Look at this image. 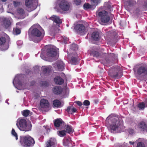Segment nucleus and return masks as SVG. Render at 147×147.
Returning a JSON list of instances; mask_svg holds the SVG:
<instances>
[{
	"label": "nucleus",
	"instance_id": "f257e3e1",
	"mask_svg": "<svg viewBox=\"0 0 147 147\" xmlns=\"http://www.w3.org/2000/svg\"><path fill=\"white\" fill-rule=\"evenodd\" d=\"M133 70L136 73L137 79L141 81L146 80L147 76V65H137L135 66Z\"/></svg>",
	"mask_w": 147,
	"mask_h": 147
},
{
	"label": "nucleus",
	"instance_id": "f03ea898",
	"mask_svg": "<svg viewBox=\"0 0 147 147\" xmlns=\"http://www.w3.org/2000/svg\"><path fill=\"white\" fill-rule=\"evenodd\" d=\"M40 27L39 24H34L30 28L31 30V34L32 36L36 38H34L33 40L36 43H38L42 39L44 35H42L41 32L39 30Z\"/></svg>",
	"mask_w": 147,
	"mask_h": 147
},
{
	"label": "nucleus",
	"instance_id": "7ed1b4c3",
	"mask_svg": "<svg viewBox=\"0 0 147 147\" xmlns=\"http://www.w3.org/2000/svg\"><path fill=\"white\" fill-rule=\"evenodd\" d=\"M19 143L24 147H32L35 144L34 139L29 135L20 136Z\"/></svg>",
	"mask_w": 147,
	"mask_h": 147
},
{
	"label": "nucleus",
	"instance_id": "20e7f679",
	"mask_svg": "<svg viewBox=\"0 0 147 147\" xmlns=\"http://www.w3.org/2000/svg\"><path fill=\"white\" fill-rule=\"evenodd\" d=\"M55 3L56 6L54 9H57V11L58 12H60V10L58 8L63 11H67L69 10L70 7V3L66 0H57Z\"/></svg>",
	"mask_w": 147,
	"mask_h": 147
},
{
	"label": "nucleus",
	"instance_id": "39448f33",
	"mask_svg": "<svg viewBox=\"0 0 147 147\" xmlns=\"http://www.w3.org/2000/svg\"><path fill=\"white\" fill-rule=\"evenodd\" d=\"M112 124L109 126V129L112 133H116L120 131L122 125L119 118L114 117L111 119Z\"/></svg>",
	"mask_w": 147,
	"mask_h": 147
},
{
	"label": "nucleus",
	"instance_id": "423d86ee",
	"mask_svg": "<svg viewBox=\"0 0 147 147\" xmlns=\"http://www.w3.org/2000/svg\"><path fill=\"white\" fill-rule=\"evenodd\" d=\"M16 125L19 129L22 131H28L31 129V124H28L26 120L24 119H21L18 120Z\"/></svg>",
	"mask_w": 147,
	"mask_h": 147
},
{
	"label": "nucleus",
	"instance_id": "0eeeda50",
	"mask_svg": "<svg viewBox=\"0 0 147 147\" xmlns=\"http://www.w3.org/2000/svg\"><path fill=\"white\" fill-rule=\"evenodd\" d=\"M108 74L110 76L115 79L120 78L123 75L122 71L117 66L111 68L108 72Z\"/></svg>",
	"mask_w": 147,
	"mask_h": 147
},
{
	"label": "nucleus",
	"instance_id": "6e6552de",
	"mask_svg": "<svg viewBox=\"0 0 147 147\" xmlns=\"http://www.w3.org/2000/svg\"><path fill=\"white\" fill-rule=\"evenodd\" d=\"M108 14V13L105 10L98 12V15L100 17V20L102 23H107L109 21L110 17Z\"/></svg>",
	"mask_w": 147,
	"mask_h": 147
},
{
	"label": "nucleus",
	"instance_id": "1a4fd4ad",
	"mask_svg": "<svg viewBox=\"0 0 147 147\" xmlns=\"http://www.w3.org/2000/svg\"><path fill=\"white\" fill-rule=\"evenodd\" d=\"M57 49L55 47L50 45L47 47L46 54L48 57H54L57 55Z\"/></svg>",
	"mask_w": 147,
	"mask_h": 147
},
{
	"label": "nucleus",
	"instance_id": "9d476101",
	"mask_svg": "<svg viewBox=\"0 0 147 147\" xmlns=\"http://www.w3.org/2000/svg\"><path fill=\"white\" fill-rule=\"evenodd\" d=\"M74 29L77 32L80 34H82L85 31V26L82 24H78L74 27Z\"/></svg>",
	"mask_w": 147,
	"mask_h": 147
},
{
	"label": "nucleus",
	"instance_id": "9b49d317",
	"mask_svg": "<svg viewBox=\"0 0 147 147\" xmlns=\"http://www.w3.org/2000/svg\"><path fill=\"white\" fill-rule=\"evenodd\" d=\"M54 125L56 128L63 127L65 125V123L62 119L60 118H57L54 121Z\"/></svg>",
	"mask_w": 147,
	"mask_h": 147
},
{
	"label": "nucleus",
	"instance_id": "f8f14e48",
	"mask_svg": "<svg viewBox=\"0 0 147 147\" xmlns=\"http://www.w3.org/2000/svg\"><path fill=\"white\" fill-rule=\"evenodd\" d=\"M17 12L18 19H23L26 17L24 11L22 8H18L17 10Z\"/></svg>",
	"mask_w": 147,
	"mask_h": 147
},
{
	"label": "nucleus",
	"instance_id": "ddd939ff",
	"mask_svg": "<svg viewBox=\"0 0 147 147\" xmlns=\"http://www.w3.org/2000/svg\"><path fill=\"white\" fill-rule=\"evenodd\" d=\"M125 6L126 8H129L134 5L136 2L134 0H124Z\"/></svg>",
	"mask_w": 147,
	"mask_h": 147
},
{
	"label": "nucleus",
	"instance_id": "4468645a",
	"mask_svg": "<svg viewBox=\"0 0 147 147\" xmlns=\"http://www.w3.org/2000/svg\"><path fill=\"white\" fill-rule=\"evenodd\" d=\"M138 126L140 130L147 131V125L145 122L143 121L140 122L138 124Z\"/></svg>",
	"mask_w": 147,
	"mask_h": 147
},
{
	"label": "nucleus",
	"instance_id": "2eb2a0df",
	"mask_svg": "<svg viewBox=\"0 0 147 147\" xmlns=\"http://www.w3.org/2000/svg\"><path fill=\"white\" fill-rule=\"evenodd\" d=\"M57 66L55 68L57 70L59 71H62L64 69V64L63 61H57L56 64Z\"/></svg>",
	"mask_w": 147,
	"mask_h": 147
},
{
	"label": "nucleus",
	"instance_id": "dca6fc26",
	"mask_svg": "<svg viewBox=\"0 0 147 147\" xmlns=\"http://www.w3.org/2000/svg\"><path fill=\"white\" fill-rule=\"evenodd\" d=\"M108 57L109 59H107V58H105V60L106 61L107 63L109 66L112 65L113 63V61L111 60L114 58L115 56V55L113 53H110L108 55Z\"/></svg>",
	"mask_w": 147,
	"mask_h": 147
},
{
	"label": "nucleus",
	"instance_id": "f3484780",
	"mask_svg": "<svg viewBox=\"0 0 147 147\" xmlns=\"http://www.w3.org/2000/svg\"><path fill=\"white\" fill-rule=\"evenodd\" d=\"M49 19L52 20L57 24H60L62 23V21L59 17L53 15L50 17Z\"/></svg>",
	"mask_w": 147,
	"mask_h": 147
},
{
	"label": "nucleus",
	"instance_id": "a211bd4d",
	"mask_svg": "<svg viewBox=\"0 0 147 147\" xmlns=\"http://www.w3.org/2000/svg\"><path fill=\"white\" fill-rule=\"evenodd\" d=\"M62 88L60 86H55L53 89V93L56 95L60 94L62 93Z\"/></svg>",
	"mask_w": 147,
	"mask_h": 147
},
{
	"label": "nucleus",
	"instance_id": "6ab92c4d",
	"mask_svg": "<svg viewBox=\"0 0 147 147\" xmlns=\"http://www.w3.org/2000/svg\"><path fill=\"white\" fill-rule=\"evenodd\" d=\"M137 106L140 110H144V109L147 107V99H146L144 102H139Z\"/></svg>",
	"mask_w": 147,
	"mask_h": 147
},
{
	"label": "nucleus",
	"instance_id": "aec40b11",
	"mask_svg": "<svg viewBox=\"0 0 147 147\" xmlns=\"http://www.w3.org/2000/svg\"><path fill=\"white\" fill-rule=\"evenodd\" d=\"M55 83L57 85H61L64 83V80L61 77L59 76L56 77L54 79Z\"/></svg>",
	"mask_w": 147,
	"mask_h": 147
},
{
	"label": "nucleus",
	"instance_id": "412c9836",
	"mask_svg": "<svg viewBox=\"0 0 147 147\" xmlns=\"http://www.w3.org/2000/svg\"><path fill=\"white\" fill-rule=\"evenodd\" d=\"M40 105L42 108H47L49 107V103L47 100L42 99L40 101Z\"/></svg>",
	"mask_w": 147,
	"mask_h": 147
},
{
	"label": "nucleus",
	"instance_id": "4be33fe9",
	"mask_svg": "<svg viewBox=\"0 0 147 147\" xmlns=\"http://www.w3.org/2000/svg\"><path fill=\"white\" fill-rule=\"evenodd\" d=\"M92 38L94 40L98 41L100 38L99 32L98 31L93 32L92 34Z\"/></svg>",
	"mask_w": 147,
	"mask_h": 147
},
{
	"label": "nucleus",
	"instance_id": "5701e85b",
	"mask_svg": "<svg viewBox=\"0 0 147 147\" xmlns=\"http://www.w3.org/2000/svg\"><path fill=\"white\" fill-rule=\"evenodd\" d=\"M90 54L91 56L96 58L99 57L100 55V53L99 52L96 51L94 48L90 51Z\"/></svg>",
	"mask_w": 147,
	"mask_h": 147
},
{
	"label": "nucleus",
	"instance_id": "b1692460",
	"mask_svg": "<svg viewBox=\"0 0 147 147\" xmlns=\"http://www.w3.org/2000/svg\"><path fill=\"white\" fill-rule=\"evenodd\" d=\"M3 25L6 28H7L11 25V22L8 18H4L3 20Z\"/></svg>",
	"mask_w": 147,
	"mask_h": 147
},
{
	"label": "nucleus",
	"instance_id": "393cba45",
	"mask_svg": "<svg viewBox=\"0 0 147 147\" xmlns=\"http://www.w3.org/2000/svg\"><path fill=\"white\" fill-rule=\"evenodd\" d=\"M57 28L55 26H52L50 28V35L54 36L56 33H57Z\"/></svg>",
	"mask_w": 147,
	"mask_h": 147
},
{
	"label": "nucleus",
	"instance_id": "a878e982",
	"mask_svg": "<svg viewBox=\"0 0 147 147\" xmlns=\"http://www.w3.org/2000/svg\"><path fill=\"white\" fill-rule=\"evenodd\" d=\"M65 129V131L67 133L70 134L71 133L74 131V129H73L72 127L70 125H67L64 126Z\"/></svg>",
	"mask_w": 147,
	"mask_h": 147
},
{
	"label": "nucleus",
	"instance_id": "bb28decb",
	"mask_svg": "<svg viewBox=\"0 0 147 147\" xmlns=\"http://www.w3.org/2000/svg\"><path fill=\"white\" fill-rule=\"evenodd\" d=\"M66 111L69 113L72 114L73 113L76 112L77 110L76 108L73 107H71L70 106H69L67 108Z\"/></svg>",
	"mask_w": 147,
	"mask_h": 147
},
{
	"label": "nucleus",
	"instance_id": "cd10ccee",
	"mask_svg": "<svg viewBox=\"0 0 147 147\" xmlns=\"http://www.w3.org/2000/svg\"><path fill=\"white\" fill-rule=\"evenodd\" d=\"M46 144V147H54L55 146V142L54 140L50 139L47 141Z\"/></svg>",
	"mask_w": 147,
	"mask_h": 147
},
{
	"label": "nucleus",
	"instance_id": "c85d7f7f",
	"mask_svg": "<svg viewBox=\"0 0 147 147\" xmlns=\"http://www.w3.org/2000/svg\"><path fill=\"white\" fill-rule=\"evenodd\" d=\"M53 103L55 107L59 108L61 107V102L59 100H55L53 101Z\"/></svg>",
	"mask_w": 147,
	"mask_h": 147
},
{
	"label": "nucleus",
	"instance_id": "c756f323",
	"mask_svg": "<svg viewBox=\"0 0 147 147\" xmlns=\"http://www.w3.org/2000/svg\"><path fill=\"white\" fill-rule=\"evenodd\" d=\"M70 63L71 64L76 65L78 63V61L77 58L76 57L72 56L70 60Z\"/></svg>",
	"mask_w": 147,
	"mask_h": 147
},
{
	"label": "nucleus",
	"instance_id": "7c9ffc66",
	"mask_svg": "<svg viewBox=\"0 0 147 147\" xmlns=\"http://www.w3.org/2000/svg\"><path fill=\"white\" fill-rule=\"evenodd\" d=\"M51 68L49 67H45L43 68V72L46 75H48L51 71Z\"/></svg>",
	"mask_w": 147,
	"mask_h": 147
},
{
	"label": "nucleus",
	"instance_id": "2f4dec72",
	"mask_svg": "<svg viewBox=\"0 0 147 147\" xmlns=\"http://www.w3.org/2000/svg\"><path fill=\"white\" fill-rule=\"evenodd\" d=\"M25 5L27 7L31 8L32 6V0H26Z\"/></svg>",
	"mask_w": 147,
	"mask_h": 147
},
{
	"label": "nucleus",
	"instance_id": "473e14b6",
	"mask_svg": "<svg viewBox=\"0 0 147 147\" xmlns=\"http://www.w3.org/2000/svg\"><path fill=\"white\" fill-rule=\"evenodd\" d=\"M93 5L92 4L90 5L88 3H85L83 5V7L85 10L88 9H91L92 8Z\"/></svg>",
	"mask_w": 147,
	"mask_h": 147
},
{
	"label": "nucleus",
	"instance_id": "72a5a7b5",
	"mask_svg": "<svg viewBox=\"0 0 147 147\" xmlns=\"http://www.w3.org/2000/svg\"><path fill=\"white\" fill-rule=\"evenodd\" d=\"M30 113V111L27 109L24 110L22 112V115L25 117H27L28 116Z\"/></svg>",
	"mask_w": 147,
	"mask_h": 147
},
{
	"label": "nucleus",
	"instance_id": "f704fd0d",
	"mask_svg": "<svg viewBox=\"0 0 147 147\" xmlns=\"http://www.w3.org/2000/svg\"><path fill=\"white\" fill-rule=\"evenodd\" d=\"M6 41L5 38L4 37H1L0 38V46L3 45Z\"/></svg>",
	"mask_w": 147,
	"mask_h": 147
},
{
	"label": "nucleus",
	"instance_id": "c9c22d12",
	"mask_svg": "<svg viewBox=\"0 0 147 147\" xmlns=\"http://www.w3.org/2000/svg\"><path fill=\"white\" fill-rule=\"evenodd\" d=\"M59 135L61 137H63L66 135V131L65 130H63L58 131Z\"/></svg>",
	"mask_w": 147,
	"mask_h": 147
},
{
	"label": "nucleus",
	"instance_id": "e433bc0d",
	"mask_svg": "<svg viewBox=\"0 0 147 147\" xmlns=\"http://www.w3.org/2000/svg\"><path fill=\"white\" fill-rule=\"evenodd\" d=\"M63 145L65 146H70V142L68 139H65L63 142Z\"/></svg>",
	"mask_w": 147,
	"mask_h": 147
},
{
	"label": "nucleus",
	"instance_id": "4c0bfd02",
	"mask_svg": "<svg viewBox=\"0 0 147 147\" xmlns=\"http://www.w3.org/2000/svg\"><path fill=\"white\" fill-rule=\"evenodd\" d=\"M11 134L15 137L16 139L17 140L18 139V136L17 133L16 132L14 129H13L11 131Z\"/></svg>",
	"mask_w": 147,
	"mask_h": 147
},
{
	"label": "nucleus",
	"instance_id": "58836bf2",
	"mask_svg": "<svg viewBox=\"0 0 147 147\" xmlns=\"http://www.w3.org/2000/svg\"><path fill=\"white\" fill-rule=\"evenodd\" d=\"M91 3L93 6L97 5L100 0H90Z\"/></svg>",
	"mask_w": 147,
	"mask_h": 147
},
{
	"label": "nucleus",
	"instance_id": "ea45409f",
	"mask_svg": "<svg viewBox=\"0 0 147 147\" xmlns=\"http://www.w3.org/2000/svg\"><path fill=\"white\" fill-rule=\"evenodd\" d=\"M140 10L138 8H137L135 10H134V14L137 16H138L140 14Z\"/></svg>",
	"mask_w": 147,
	"mask_h": 147
},
{
	"label": "nucleus",
	"instance_id": "a19ab883",
	"mask_svg": "<svg viewBox=\"0 0 147 147\" xmlns=\"http://www.w3.org/2000/svg\"><path fill=\"white\" fill-rule=\"evenodd\" d=\"M13 32L16 35L19 34L21 32V30L19 29L16 28L13 29Z\"/></svg>",
	"mask_w": 147,
	"mask_h": 147
},
{
	"label": "nucleus",
	"instance_id": "79ce46f5",
	"mask_svg": "<svg viewBox=\"0 0 147 147\" xmlns=\"http://www.w3.org/2000/svg\"><path fill=\"white\" fill-rule=\"evenodd\" d=\"M137 147H145V145L142 142H138L137 144Z\"/></svg>",
	"mask_w": 147,
	"mask_h": 147
},
{
	"label": "nucleus",
	"instance_id": "37998d69",
	"mask_svg": "<svg viewBox=\"0 0 147 147\" xmlns=\"http://www.w3.org/2000/svg\"><path fill=\"white\" fill-rule=\"evenodd\" d=\"M41 84L42 86L47 87L49 86L48 82L46 81H42L41 83Z\"/></svg>",
	"mask_w": 147,
	"mask_h": 147
},
{
	"label": "nucleus",
	"instance_id": "c03bdc74",
	"mask_svg": "<svg viewBox=\"0 0 147 147\" xmlns=\"http://www.w3.org/2000/svg\"><path fill=\"white\" fill-rule=\"evenodd\" d=\"M128 131L129 133L132 135L134 133V129L132 128H129L128 129Z\"/></svg>",
	"mask_w": 147,
	"mask_h": 147
},
{
	"label": "nucleus",
	"instance_id": "a18cd8bd",
	"mask_svg": "<svg viewBox=\"0 0 147 147\" xmlns=\"http://www.w3.org/2000/svg\"><path fill=\"white\" fill-rule=\"evenodd\" d=\"M83 104L85 106H89L90 105V102L88 100H85L83 102Z\"/></svg>",
	"mask_w": 147,
	"mask_h": 147
},
{
	"label": "nucleus",
	"instance_id": "49530a36",
	"mask_svg": "<svg viewBox=\"0 0 147 147\" xmlns=\"http://www.w3.org/2000/svg\"><path fill=\"white\" fill-rule=\"evenodd\" d=\"M13 4L14 6L15 7H17L19 6L20 4V2H17L14 1L13 2Z\"/></svg>",
	"mask_w": 147,
	"mask_h": 147
},
{
	"label": "nucleus",
	"instance_id": "de8ad7c7",
	"mask_svg": "<svg viewBox=\"0 0 147 147\" xmlns=\"http://www.w3.org/2000/svg\"><path fill=\"white\" fill-rule=\"evenodd\" d=\"M74 3L77 5H80L81 3V0H74Z\"/></svg>",
	"mask_w": 147,
	"mask_h": 147
},
{
	"label": "nucleus",
	"instance_id": "09e8293b",
	"mask_svg": "<svg viewBox=\"0 0 147 147\" xmlns=\"http://www.w3.org/2000/svg\"><path fill=\"white\" fill-rule=\"evenodd\" d=\"M143 7L145 10L147 9V1L145 2L144 5L143 6Z\"/></svg>",
	"mask_w": 147,
	"mask_h": 147
},
{
	"label": "nucleus",
	"instance_id": "8fccbe9b",
	"mask_svg": "<svg viewBox=\"0 0 147 147\" xmlns=\"http://www.w3.org/2000/svg\"><path fill=\"white\" fill-rule=\"evenodd\" d=\"M43 127L44 128L43 129V130H44V131H43V132H44V134H45V131H46L47 132L46 133H48V128H47V127H46V126H43Z\"/></svg>",
	"mask_w": 147,
	"mask_h": 147
},
{
	"label": "nucleus",
	"instance_id": "3c124183",
	"mask_svg": "<svg viewBox=\"0 0 147 147\" xmlns=\"http://www.w3.org/2000/svg\"><path fill=\"white\" fill-rule=\"evenodd\" d=\"M76 103L79 106H81L82 105V103L79 101H76Z\"/></svg>",
	"mask_w": 147,
	"mask_h": 147
},
{
	"label": "nucleus",
	"instance_id": "603ef678",
	"mask_svg": "<svg viewBox=\"0 0 147 147\" xmlns=\"http://www.w3.org/2000/svg\"><path fill=\"white\" fill-rule=\"evenodd\" d=\"M64 39L65 40V42L67 43V41L68 40H69V39L68 38H67V37H65L64 38Z\"/></svg>",
	"mask_w": 147,
	"mask_h": 147
},
{
	"label": "nucleus",
	"instance_id": "864d4df0",
	"mask_svg": "<svg viewBox=\"0 0 147 147\" xmlns=\"http://www.w3.org/2000/svg\"><path fill=\"white\" fill-rule=\"evenodd\" d=\"M18 84L20 86H22V83L20 82H18Z\"/></svg>",
	"mask_w": 147,
	"mask_h": 147
},
{
	"label": "nucleus",
	"instance_id": "5fc2aeb1",
	"mask_svg": "<svg viewBox=\"0 0 147 147\" xmlns=\"http://www.w3.org/2000/svg\"><path fill=\"white\" fill-rule=\"evenodd\" d=\"M134 142H131V141H130L129 142V143L130 144H132V145H133L134 144Z\"/></svg>",
	"mask_w": 147,
	"mask_h": 147
},
{
	"label": "nucleus",
	"instance_id": "6e6d98bb",
	"mask_svg": "<svg viewBox=\"0 0 147 147\" xmlns=\"http://www.w3.org/2000/svg\"><path fill=\"white\" fill-rule=\"evenodd\" d=\"M2 2H5L7 0H1Z\"/></svg>",
	"mask_w": 147,
	"mask_h": 147
},
{
	"label": "nucleus",
	"instance_id": "4d7b16f0",
	"mask_svg": "<svg viewBox=\"0 0 147 147\" xmlns=\"http://www.w3.org/2000/svg\"><path fill=\"white\" fill-rule=\"evenodd\" d=\"M146 30L147 31V27H146Z\"/></svg>",
	"mask_w": 147,
	"mask_h": 147
},
{
	"label": "nucleus",
	"instance_id": "13d9d810",
	"mask_svg": "<svg viewBox=\"0 0 147 147\" xmlns=\"http://www.w3.org/2000/svg\"><path fill=\"white\" fill-rule=\"evenodd\" d=\"M109 116L108 117H107V118H108V117H109Z\"/></svg>",
	"mask_w": 147,
	"mask_h": 147
}]
</instances>
